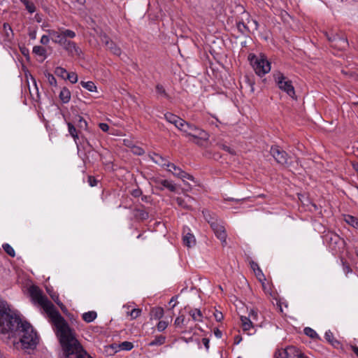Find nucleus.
Here are the masks:
<instances>
[{"label": "nucleus", "instance_id": "obj_1", "mask_svg": "<svg viewBox=\"0 0 358 358\" xmlns=\"http://www.w3.org/2000/svg\"><path fill=\"white\" fill-rule=\"evenodd\" d=\"M29 292L32 301L41 306L54 326L62 349L61 358H92L83 348L67 322L37 286H31Z\"/></svg>", "mask_w": 358, "mask_h": 358}, {"label": "nucleus", "instance_id": "obj_2", "mask_svg": "<svg viewBox=\"0 0 358 358\" xmlns=\"http://www.w3.org/2000/svg\"><path fill=\"white\" fill-rule=\"evenodd\" d=\"M10 333L19 336L17 348L24 350H34L39 343V337L33 327L22 321L4 301H0V334Z\"/></svg>", "mask_w": 358, "mask_h": 358}, {"label": "nucleus", "instance_id": "obj_3", "mask_svg": "<svg viewBox=\"0 0 358 358\" xmlns=\"http://www.w3.org/2000/svg\"><path fill=\"white\" fill-rule=\"evenodd\" d=\"M248 59L256 74L259 76L262 77L271 71V63L265 55L256 56L255 54L250 53Z\"/></svg>", "mask_w": 358, "mask_h": 358}, {"label": "nucleus", "instance_id": "obj_4", "mask_svg": "<svg viewBox=\"0 0 358 358\" xmlns=\"http://www.w3.org/2000/svg\"><path fill=\"white\" fill-rule=\"evenodd\" d=\"M328 41L331 43V46L338 50H344L348 47V41L345 34L337 30L330 29L324 31Z\"/></svg>", "mask_w": 358, "mask_h": 358}, {"label": "nucleus", "instance_id": "obj_5", "mask_svg": "<svg viewBox=\"0 0 358 358\" xmlns=\"http://www.w3.org/2000/svg\"><path fill=\"white\" fill-rule=\"evenodd\" d=\"M47 32L52 41L62 47L66 43L68 38H74L76 36L74 31L64 27H59L58 30L48 29Z\"/></svg>", "mask_w": 358, "mask_h": 358}, {"label": "nucleus", "instance_id": "obj_6", "mask_svg": "<svg viewBox=\"0 0 358 358\" xmlns=\"http://www.w3.org/2000/svg\"><path fill=\"white\" fill-rule=\"evenodd\" d=\"M205 219L210 224L215 236L219 238L222 244H226L227 234L224 227L222 224L221 221H218L214 216L208 212H203Z\"/></svg>", "mask_w": 358, "mask_h": 358}, {"label": "nucleus", "instance_id": "obj_7", "mask_svg": "<svg viewBox=\"0 0 358 358\" xmlns=\"http://www.w3.org/2000/svg\"><path fill=\"white\" fill-rule=\"evenodd\" d=\"M274 80L278 87L286 92L290 97L294 98L295 96L294 87L292 82L280 71L273 73Z\"/></svg>", "mask_w": 358, "mask_h": 358}, {"label": "nucleus", "instance_id": "obj_8", "mask_svg": "<svg viewBox=\"0 0 358 358\" xmlns=\"http://www.w3.org/2000/svg\"><path fill=\"white\" fill-rule=\"evenodd\" d=\"M156 157H159V159L161 160V162L156 160L155 162L158 163V164H160L162 166H166L169 167L170 169H169V171L172 172L173 176H176V177H178V178L183 180L185 179L193 180V177L191 175H189L187 173L185 172L180 168H179L178 166H176L174 164H173V163H166V160L164 159V158H162L161 156H159L158 155H156Z\"/></svg>", "mask_w": 358, "mask_h": 358}, {"label": "nucleus", "instance_id": "obj_9", "mask_svg": "<svg viewBox=\"0 0 358 358\" xmlns=\"http://www.w3.org/2000/svg\"><path fill=\"white\" fill-rule=\"evenodd\" d=\"M270 152L278 164L284 166L289 164L288 154L285 150H283L280 146H271Z\"/></svg>", "mask_w": 358, "mask_h": 358}, {"label": "nucleus", "instance_id": "obj_10", "mask_svg": "<svg viewBox=\"0 0 358 358\" xmlns=\"http://www.w3.org/2000/svg\"><path fill=\"white\" fill-rule=\"evenodd\" d=\"M70 39L71 38H68L66 43L63 45V49L67 52L69 56L83 59L84 54L81 48L74 41Z\"/></svg>", "mask_w": 358, "mask_h": 358}, {"label": "nucleus", "instance_id": "obj_11", "mask_svg": "<svg viewBox=\"0 0 358 358\" xmlns=\"http://www.w3.org/2000/svg\"><path fill=\"white\" fill-rule=\"evenodd\" d=\"M325 241L332 250L337 252L344 245V241L336 234L329 232L325 236Z\"/></svg>", "mask_w": 358, "mask_h": 358}, {"label": "nucleus", "instance_id": "obj_12", "mask_svg": "<svg viewBox=\"0 0 358 358\" xmlns=\"http://www.w3.org/2000/svg\"><path fill=\"white\" fill-rule=\"evenodd\" d=\"M182 132L185 134L187 136L203 138L206 136V131L194 124H192L187 122V126L184 127Z\"/></svg>", "mask_w": 358, "mask_h": 358}, {"label": "nucleus", "instance_id": "obj_13", "mask_svg": "<svg viewBox=\"0 0 358 358\" xmlns=\"http://www.w3.org/2000/svg\"><path fill=\"white\" fill-rule=\"evenodd\" d=\"M156 187L162 190L167 189L171 192H178L180 188L173 182L168 180L159 179L156 180Z\"/></svg>", "mask_w": 358, "mask_h": 358}, {"label": "nucleus", "instance_id": "obj_14", "mask_svg": "<svg viewBox=\"0 0 358 358\" xmlns=\"http://www.w3.org/2000/svg\"><path fill=\"white\" fill-rule=\"evenodd\" d=\"M101 41L105 44L106 48L115 55L120 56L121 55V49L106 35L101 37Z\"/></svg>", "mask_w": 358, "mask_h": 358}, {"label": "nucleus", "instance_id": "obj_15", "mask_svg": "<svg viewBox=\"0 0 358 358\" xmlns=\"http://www.w3.org/2000/svg\"><path fill=\"white\" fill-rule=\"evenodd\" d=\"M183 243L188 248L194 246L196 243V240L192 234L189 232V229L185 228L183 230Z\"/></svg>", "mask_w": 358, "mask_h": 358}, {"label": "nucleus", "instance_id": "obj_16", "mask_svg": "<svg viewBox=\"0 0 358 358\" xmlns=\"http://www.w3.org/2000/svg\"><path fill=\"white\" fill-rule=\"evenodd\" d=\"M241 326L243 330L245 332H248L249 334H251L250 331L254 329L253 322L251 318H248L245 316L241 317Z\"/></svg>", "mask_w": 358, "mask_h": 358}, {"label": "nucleus", "instance_id": "obj_17", "mask_svg": "<svg viewBox=\"0 0 358 358\" xmlns=\"http://www.w3.org/2000/svg\"><path fill=\"white\" fill-rule=\"evenodd\" d=\"M59 97L60 100L62 101V103H69L71 99V92L66 87H63L60 91Z\"/></svg>", "mask_w": 358, "mask_h": 358}, {"label": "nucleus", "instance_id": "obj_18", "mask_svg": "<svg viewBox=\"0 0 358 358\" xmlns=\"http://www.w3.org/2000/svg\"><path fill=\"white\" fill-rule=\"evenodd\" d=\"M67 126H68V130H69V134L73 137L75 143L78 145V141L79 140V136H78V132L76 128L71 122H68Z\"/></svg>", "mask_w": 358, "mask_h": 358}, {"label": "nucleus", "instance_id": "obj_19", "mask_svg": "<svg viewBox=\"0 0 358 358\" xmlns=\"http://www.w3.org/2000/svg\"><path fill=\"white\" fill-rule=\"evenodd\" d=\"M164 315V310L161 307L152 308L150 310V316L152 318L159 320Z\"/></svg>", "mask_w": 358, "mask_h": 358}, {"label": "nucleus", "instance_id": "obj_20", "mask_svg": "<svg viewBox=\"0 0 358 358\" xmlns=\"http://www.w3.org/2000/svg\"><path fill=\"white\" fill-rule=\"evenodd\" d=\"M166 336L162 335L156 336L155 339L148 343V346H160L166 341Z\"/></svg>", "mask_w": 358, "mask_h": 358}, {"label": "nucleus", "instance_id": "obj_21", "mask_svg": "<svg viewBox=\"0 0 358 358\" xmlns=\"http://www.w3.org/2000/svg\"><path fill=\"white\" fill-rule=\"evenodd\" d=\"M97 317V314L95 311H88L83 314L82 318L86 322H92Z\"/></svg>", "mask_w": 358, "mask_h": 358}, {"label": "nucleus", "instance_id": "obj_22", "mask_svg": "<svg viewBox=\"0 0 358 358\" xmlns=\"http://www.w3.org/2000/svg\"><path fill=\"white\" fill-rule=\"evenodd\" d=\"M189 314L195 322H201L203 320V315L199 309L191 310Z\"/></svg>", "mask_w": 358, "mask_h": 358}, {"label": "nucleus", "instance_id": "obj_23", "mask_svg": "<svg viewBox=\"0 0 358 358\" xmlns=\"http://www.w3.org/2000/svg\"><path fill=\"white\" fill-rule=\"evenodd\" d=\"M20 1L24 5L27 10L29 13H34L36 11V6L32 1L29 0H20Z\"/></svg>", "mask_w": 358, "mask_h": 358}, {"label": "nucleus", "instance_id": "obj_24", "mask_svg": "<svg viewBox=\"0 0 358 358\" xmlns=\"http://www.w3.org/2000/svg\"><path fill=\"white\" fill-rule=\"evenodd\" d=\"M33 53H34L36 55L43 57V59L46 58V50L45 48L40 46V45H36L33 48Z\"/></svg>", "mask_w": 358, "mask_h": 358}, {"label": "nucleus", "instance_id": "obj_25", "mask_svg": "<svg viewBox=\"0 0 358 358\" xmlns=\"http://www.w3.org/2000/svg\"><path fill=\"white\" fill-rule=\"evenodd\" d=\"M80 85L90 92H96V86L92 81H81Z\"/></svg>", "mask_w": 358, "mask_h": 358}, {"label": "nucleus", "instance_id": "obj_26", "mask_svg": "<svg viewBox=\"0 0 358 358\" xmlns=\"http://www.w3.org/2000/svg\"><path fill=\"white\" fill-rule=\"evenodd\" d=\"M188 324V320H187L185 318V316L184 315H180L178 316L176 320H175V322H174V324L177 327H182L183 326H187Z\"/></svg>", "mask_w": 358, "mask_h": 358}, {"label": "nucleus", "instance_id": "obj_27", "mask_svg": "<svg viewBox=\"0 0 358 358\" xmlns=\"http://www.w3.org/2000/svg\"><path fill=\"white\" fill-rule=\"evenodd\" d=\"M134 215L140 220H145L148 217V213L142 209H136L134 212Z\"/></svg>", "mask_w": 358, "mask_h": 358}, {"label": "nucleus", "instance_id": "obj_28", "mask_svg": "<svg viewBox=\"0 0 358 358\" xmlns=\"http://www.w3.org/2000/svg\"><path fill=\"white\" fill-rule=\"evenodd\" d=\"M292 348L277 350L275 352V358H288V350Z\"/></svg>", "mask_w": 358, "mask_h": 358}, {"label": "nucleus", "instance_id": "obj_29", "mask_svg": "<svg viewBox=\"0 0 358 358\" xmlns=\"http://www.w3.org/2000/svg\"><path fill=\"white\" fill-rule=\"evenodd\" d=\"M304 334L310 337L311 338H313V339H319L320 338V336L319 335L317 334V332L311 329L310 327H306L304 329Z\"/></svg>", "mask_w": 358, "mask_h": 358}, {"label": "nucleus", "instance_id": "obj_30", "mask_svg": "<svg viewBox=\"0 0 358 358\" xmlns=\"http://www.w3.org/2000/svg\"><path fill=\"white\" fill-rule=\"evenodd\" d=\"M164 118L169 123L174 124V123H177V121L178 119H180V117L171 113H166L164 114Z\"/></svg>", "mask_w": 358, "mask_h": 358}, {"label": "nucleus", "instance_id": "obj_31", "mask_svg": "<svg viewBox=\"0 0 358 358\" xmlns=\"http://www.w3.org/2000/svg\"><path fill=\"white\" fill-rule=\"evenodd\" d=\"M345 221L353 227H358V220L352 215H346L345 217Z\"/></svg>", "mask_w": 358, "mask_h": 358}, {"label": "nucleus", "instance_id": "obj_32", "mask_svg": "<svg viewBox=\"0 0 358 358\" xmlns=\"http://www.w3.org/2000/svg\"><path fill=\"white\" fill-rule=\"evenodd\" d=\"M141 312L140 308H133L131 311L127 310V314L131 317V319L134 320L141 315Z\"/></svg>", "mask_w": 358, "mask_h": 358}, {"label": "nucleus", "instance_id": "obj_33", "mask_svg": "<svg viewBox=\"0 0 358 358\" xmlns=\"http://www.w3.org/2000/svg\"><path fill=\"white\" fill-rule=\"evenodd\" d=\"M208 138V135L206 132L205 137H203V138H200V137L199 138L198 136H196V137H192L189 141L193 142L194 143L201 146V145H203V142L205 141H207Z\"/></svg>", "mask_w": 358, "mask_h": 358}, {"label": "nucleus", "instance_id": "obj_34", "mask_svg": "<svg viewBox=\"0 0 358 358\" xmlns=\"http://www.w3.org/2000/svg\"><path fill=\"white\" fill-rule=\"evenodd\" d=\"M118 348L120 350H131L134 348L132 343L129 341H124L119 344Z\"/></svg>", "mask_w": 358, "mask_h": 358}, {"label": "nucleus", "instance_id": "obj_35", "mask_svg": "<svg viewBox=\"0 0 358 358\" xmlns=\"http://www.w3.org/2000/svg\"><path fill=\"white\" fill-rule=\"evenodd\" d=\"M55 73L62 78H66L68 72L66 70L62 67L58 66L55 70Z\"/></svg>", "mask_w": 358, "mask_h": 358}, {"label": "nucleus", "instance_id": "obj_36", "mask_svg": "<svg viewBox=\"0 0 358 358\" xmlns=\"http://www.w3.org/2000/svg\"><path fill=\"white\" fill-rule=\"evenodd\" d=\"M237 28L242 34H245L249 32V29L243 22H238L237 23Z\"/></svg>", "mask_w": 358, "mask_h": 358}, {"label": "nucleus", "instance_id": "obj_37", "mask_svg": "<svg viewBox=\"0 0 358 358\" xmlns=\"http://www.w3.org/2000/svg\"><path fill=\"white\" fill-rule=\"evenodd\" d=\"M3 248L4 250V251L8 255H10V257H15V250L13 248L12 246H10L9 244L8 243H5L3 245Z\"/></svg>", "mask_w": 358, "mask_h": 358}, {"label": "nucleus", "instance_id": "obj_38", "mask_svg": "<svg viewBox=\"0 0 358 358\" xmlns=\"http://www.w3.org/2000/svg\"><path fill=\"white\" fill-rule=\"evenodd\" d=\"M45 76L48 80V83L52 86H57V80L55 76L50 73H45Z\"/></svg>", "mask_w": 358, "mask_h": 358}, {"label": "nucleus", "instance_id": "obj_39", "mask_svg": "<svg viewBox=\"0 0 358 358\" xmlns=\"http://www.w3.org/2000/svg\"><path fill=\"white\" fill-rule=\"evenodd\" d=\"M173 125L180 131H182L184 127L187 126V122L180 117V119L178 120L177 123H174Z\"/></svg>", "mask_w": 358, "mask_h": 358}, {"label": "nucleus", "instance_id": "obj_40", "mask_svg": "<svg viewBox=\"0 0 358 358\" xmlns=\"http://www.w3.org/2000/svg\"><path fill=\"white\" fill-rule=\"evenodd\" d=\"M156 92L157 93H158L159 94H161L166 98H169V95L168 94L166 93L165 89L164 88V87L161 85V84H157L156 85Z\"/></svg>", "mask_w": 358, "mask_h": 358}, {"label": "nucleus", "instance_id": "obj_41", "mask_svg": "<svg viewBox=\"0 0 358 358\" xmlns=\"http://www.w3.org/2000/svg\"><path fill=\"white\" fill-rule=\"evenodd\" d=\"M66 78L73 84L78 82V75L75 72L68 73Z\"/></svg>", "mask_w": 358, "mask_h": 358}, {"label": "nucleus", "instance_id": "obj_42", "mask_svg": "<svg viewBox=\"0 0 358 358\" xmlns=\"http://www.w3.org/2000/svg\"><path fill=\"white\" fill-rule=\"evenodd\" d=\"M168 324V322L159 321L157 325V329L159 331H163L167 328Z\"/></svg>", "mask_w": 358, "mask_h": 358}, {"label": "nucleus", "instance_id": "obj_43", "mask_svg": "<svg viewBox=\"0 0 358 358\" xmlns=\"http://www.w3.org/2000/svg\"><path fill=\"white\" fill-rule=\"evenodd\" d=\"M3 31L5 32V34L7 37H10V34L11 35H13V29L11 28V27L10 26L9 24L8 23H4L3 25Z\"/></svg>", "mask_w": 358, "mask_h": 358}, {"label": "nucleus", "instance_id": "obj_44", "mask_svg": "<svg viewBox=\"0 0 358 358\" xmlns=\"http://www.w3.org/2000/svg\"><path fill=\"white\" fill-rule=\"evenodd\" d=\"M78 121H79V124H78L79 128L83 129H87V122H86L85 120L83 119V117L78 116Z\"/></svg>", "mask_w": 358, "mask_h": 358}, {"label": "nucleus", "instance_id": "obj_45", "mask_svg": "<svg viewBox=\"0 0 358 358\" xmlns=\"http://www.w3.org/2000/svg\"><path fill=\"white\" fill-rule=\"evenodd\" d=\"M218 147L223 150H225L226 152H228L229 153H231L232 155L234 154V151L228 145L224 144V143H219L217 144Z\"/></svg>", "mask_w": 358, "mask_h": 358}, {"label": "nucleus", "instance_id": "obj_46", "mask_svg": "<svg viewBox=\"0 0 358 358\" xmlns=\"http://www.w3.org/2000/svg\"><path fill=\"white\" fill-rule=\"evenodd\" d=\"M87 182L91 187H95L97 185L99 180L93 176H88Z\"/></svg>", "mask_w": 358, "mask_h": 358}, {"label": "nucleus", "instance_id": "obj_47", "mask_svg": "<svg viewBox=\"0 0 358 358\" xmlns=\"http://www.w3.org/2000/svg\"><path fill=\"white\" fill-rule=\"evenodd\" d=\"M254 272H255L256 276L257 277V278L260 281L265 280V276H264V273H262V270L259 268V267H257V269Z\"/></svg>", "mask_w": 358, "mask_h": 358}, {"label": "nucleus", "instance_id": "obj_48", "mask_svg": "<svg viewBox=\"0 0 358 358\" xmlns=\"http://www.w3.org/2000/svg\"><path fill=\"white\" fill-rule=\"evenodd\" d=\"M343 267V271L345 273V274H348L352 272V269L348 264L346 263L343 259H341Z\"/></svg>", "mask_w": 358, "mask_h": 358}, {"label": "nucleus", "instance_id": "obj_49", "mask_svg": "<svg viewBox=\"0 0 358 358\" xmlns=\"http://www.w3.org/2000/svg\"><path fill=\"white\" fill-rule=\"evenodd\" d=\"M248 318H251L252 321H257L258 319V314L257 312L252 310L249 314V317Z\"/></svg>", "mask_w": 358, "mask_h": 358}, {"label": "nucleus", "instance_id": "obj_50", "mask_svg": "<svg viewBox=\"0 0 358 358\" xmlns=\"http://www.w3.org/2000/svg\"><path fill=\"white\" fill-rule=\"evenodd\" d=\"M50 36L43 35L41 38L40 42L43 45H47L50 42Z\"/></svg>", "mask_w": 358, "mask_h": 358}, {"label": "nucleus", "instance_id": "obj_51", "mask_svg": "<svg viewBox=\"0 0 358 358\" xmlns=\"http://www.w3.org/2000/svg\"><path fill=\"white\" fill-rule=\"evenodd\" d=\"M325 338L330 343H332V338H333V334L331 331H326L324 334Z\"/></svg>", "mask_w": 358, "mask_h": 358}, {"label": "nucleus", "instance_id": "obj_52", "mask_svg": "<svg viewBox=\"0 0 358 358\" xmlns=\"http://www.w3.org/2000/svg\"><path fill=\"white\" fill-rule=\"evenodd\" d=\"M99 127L104 132H107L109 129V126L106 123H100Z\"/></svg>", "mask_w": 358, "mask_h": 358}, {"label": "nucleus", "instance_id": "obj_53", "mask_svg": "<svg viewBox=\"0 0 358 358\" xmlns=\"http://www.w3.org/2000/svg\"><path fill=\"white\" fill-rule=\"evenodd\" d=\"M214 315H215V320L217 322H220L223 319V315H222V313L221 312H216L214 314Z\"/></svg>", "mask_w": 358, "mask_h": 358}, {"label": "nucleus", "instance_id": "obj_54", "mask_svg": "<svg viewBox=\"0 0 358 358\" xmlns=\"http://www.w3.org/2000/svg\"><path fill=\"white\" fill-rule=\"evenodd\" d=\"M52 299L55 301V302L59 305L60 307L63 306V304L59 300V297L57 295H51Z\"/></svg>", "mask_w": 358, "mask_h": 358}, {"label": "nucleus", "instance_id": "obj_55", "mask_svg": "<svg viewBox=\"0 0 358 358\" xmlns=\"http://www.w3.org/2000/svg\"><path fill=\"white\" fill-rule=\"evenodd\" d=\"M209 342H210L209 339L207 338H203L202 339V343L207 350H208V349H209Z\"/></svg>", "mask_w": 358, "mask_h": 358}, {"label": "nucleus", "instance_id": "obj_56", "mask_svg": "<svg viewBox=\"0 0 358 358\" xmlns=\"http://www.w3.org/2000/svg\"><path fill=\"white\" fill-rule=\"evenodd\" d=\"M34 19H35V20H36L37 22H38V23L41 22H42V20H43L42 15H40V14H38V13H36V14L35 15V16H34Z\"/></svg>", "mask_w": 358, "mask_h": 358}, {"label": "nucleus", "instance_id": "obj_57", "mask_svg": "<svg viewBox=\"0 0 358 358\" xmlns=\"http://www.w3.org/2000/svg\"><path fill=\"white\" fill-rule=\"evenodd\" d=\"M134 152L138 155H141L144 153V150L141 148H136Z\"/></svg>", "mask_w": 358, "mask_h": 358}, {"label": "nucleus", "instance_id": "obj_58", "mask_svg": "<svg viewBox=\"0 0 358 358\" xmlns=\"http://www.w3.org/2000/svg\"><path fill=\"white\" fill-rule=\"evenodd\" d=\"M29 38L31 39H33V40L36 39V31H30L29 33Z\"/></svg>", "mask_w": 358, "mask_h": 358}, {"label": "nucleus", "instance_id": "obj_59", "mask_svg": "<svg viewBox=\"0 0 358 358\" xmlns=\"http://www.w3.org/2000/svg\"><path fill=\"white\" fill-rule=\"evenodd\" d=\"M257 267H259L258 264L255 262L251 263V268L253 269L254 271H255L257 269Z\"/></svg>", "mask_w": 358, "mask_h": 358}, {"label": "nucleus", "instance_id": "obj_60", "mask_svg": "<svg viewBox=\"0 0 358 358\" xmlns=\"http://www.w3.org/2000/svg\"><path fill=\"white\" fill-rule=\"evenodd\" d=\"M308 204H310L314 208L315 210H317L319 208L316 203H308Z\"/></svg>", "mask_w": 358, "mask_h": 358}, {"label": "nucleus", "instance_id": "obj_61", "mask_svg": "<svg viewBox=\"0 0 358 358\" xmlns=\"http://www.w3.org/2000/svg\"><path fill=\"white\" fill-rule=\"evenodd\" d=\"M181 339L182 341H184L185 343H189L190 341H192L193 338L192 337L189 338H185V337H182L181 338Z\"/></svg>", "mask_w": 358, "mask_h": 358}, {"label": "nucleus", "instance_id": "obj_62", "mask_svg": "<svg viewBox=\"0 0 358 358\" xmlns=\"http://www.w3.org/2000/svg\"><path fill=\"white\" fill-rule=\"evenodd\" d=\"M215 336H216L217 338H220V337H221V336H222V333H221V331H219V330L215 331Z\"/></svg>", "mask_w": 358, "mask_h": 358}, {"label": "nucleus", "instance_id": "obj_63", "mask_svg": "<svg viewBox=\"0 0 358 358\" xmlns=\"http://www.w3.org/2000/svg\"><path fill=\"white\" fill-rule=\"evenodd\" d=\"M82 138V140L83 142H86V143L87 144L88 146H90V148H92V145L90 143V142L87 141V138H84V137H81Z\"/></svg>", "mask_w": 358, "mask_h": 358}, {"label": "nucleus", "instance_id": "obj_64", "mask_svg": "<svg viewBox=\"0 0 358 358\" xmlns=\"http://www.w3.org/2000/svg\"><path fill=\"white\" fill-rule=\"evenodd\" d=\"M353 168L355 169V170L358 173V163L357 164H353Z\"/></svg>", "mask_w": 358, "mask_h": 358}]
</instances>
